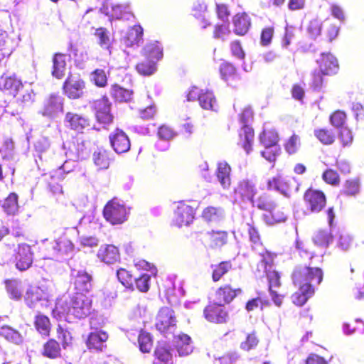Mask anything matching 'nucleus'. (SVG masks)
Returning a JSON list of instances; mask_svg holds the SVG:
<instances>
[{
  "label": "nucleus",
  "mask_w": 364,
  "mask_h": 364,
  "mask_svg": "<svg viewBox=\"0 0 364 364\" xmlns=\"http://www.w3.org/2000/svg\"><path fill=\"white\" fill-rule=\"evenodd\" d=\"M228 231L222 230H211L205 234V242L211 249L220 248L228 242Z\"/></svg>",
  "instance_id": "412c9836"
},
{
  "label": "nucleus",
  "mask_w": 364,
  "mask_h": 364,
  "mask_svg": "<svg viewBox=\"0 0 364 364\" xmlns=\"http://www.w3.org/2000/svg\"><path fill=\"white\" fill-rule=\"evenodd\" d=\"M65 127L76 133L83 134L85 130L91 126V119L87 116L73 112H68L65 114Z\"/></svg>",
  "instance_id": "9b49d317"
},
{
  "label": "nucleus",
  "mask_w": 364,
  "mask_h": 364,
  "mask_svg": "<svg viewBox=\"0 0 364 364\" xmlns=\"http://www.w3.org/2000/svg\"><path fill=\"white\" fill-rule=\"evenodd\" d=\"M111 146L117 154L127 152L131 147L128 135L122 129L117 128L109 136Z\"/></svg>",
  "instance_id": "f3484780"
},
{
  "label": "nucleus",
  "mask_w": 364,
  "mask_h": 364,
  "mask_svg": "<svg viewBox=\"0 0 364 364\" xmlns=\"http://www.w3.org/2000/svg\"><path fill=\"white\" fill-rule=\"evenodd\" d=\"M319 70L323 75H331L336 74L339 65L336 58L330 52L322 53L316 60Z\"/></svg>",
  "instance_id": "a211bd4d"
},
{
  "label": "nucleus",
  "mask_w": 364,
  "mask_h": 364,
  "mask_svg": "<svg viewBox=\"0 0 364 364\" xmlns=\"http://www.w3.org/2000/svg\"><path fill=\"white\" fill-rule=\"evenodd\" d=\"M247 232L248 240L250 242L251 248L253 250H257L263 247L262 237L259 232V228L254 223H247Z\"/></svg>",
  "instance_id": "c9c22d12"
},
{
  "label": "nucleus",
  "mask_w": 364,
  "mask_h": 364,
  "mask_svg": "<svg viewBox=\"0 0 364 364\" xmlns=\"http://www.w3.org/2000/svg\"><path fill=\"white\" fill-rule=\"evenodd\" d=\"M269 189H275L281 192L283 195H288V189L286 188V183L282 180L281 177L277 176L269 179L267 183Z\"/></svg>",
  "instance_id": "69168bd1"
},
{
  "label": "nucleus",
  "mask_w": 364,
  "mask_h": 364,
  "mask_svg": "<svg viewBox=\"0 0 364 364\" xmlns=\"http://www.w3.org/2000/svg\"><path fill=\"white\" fill-rule=\"evenodd\" d=\"M62 348L59 341L50 338L43 344L41 354L50 360H56L62 357Z\"/></svg>",
  "instance_id": "5701e85b"
},
{
  "label": "nucleus",
  "mask_w": 364,
  "mask_h": 364,
  "mask_svg": "<svg viewBox=\"0 0 364 364\" xmlns=\"http://www.w3.org/2000/svg\"><path fill=\"white\" fill-rule=\"evenodd\" d=\"M75 293L86 294L92 288V276L85 271H78L73 279Z\"/></svg>",
  "instance_id": "aec40b11"
},
{
  "label": "nucleus",
  "mask_w": 364,
  "mask_h": 364,
  "mask_svg": "<svg viewBox=\"0 0 364 364\" xmlns=\"http://www.w3.org/2000/svg\"><path fill=\"white\" fill-rule=\"evenodd\" d=\"M23 88L22 80L13 73H3L0 76V91L4 95L16 97Z\"/></svg>",
  "instance_id": "f8f14e48"
},
{
  "label": "nucleus",
  "mask_w": 364,
  "mask_h": 364,
  "mask_svg": "<svg viewBox=\"0 0 364 364\" xmlns=\"http://www.w3.org/2000/svg\"><path fill=\"white\" fill-rule=\"evenodd\" d=\"M117 277L119 282L127 289L134 290V285L132 275L131 273L124 268H121L117 272Z\"/></svg>",
  "instance_id": "13d9d810"
},
{
  "label": "nucleus",
  "mask_w": 364,
  "mask_h": 364,
  "mask_svg": "<svg viewBox=\"0 0 364 364\" xmlns=\"http://www.w3.org/2000/svg\"><path fill=\"white\" fill-rule=\"evenodd\" d=\"M6 292L9 297L14 300H18L23 295V287L19 280L16 279H7L4 282Z\"/></svg>",
  "instance_id": "58836bf2"
},
{
  "label": "nucleus",
  "mask_w": 364,
  "mask_h": 364,
  "mask_svg": "<svg viewBox=\"0 0 364 364\" xmlns=\"http://www.w3.org/2000/svg\"><path fill=\"white\" fill-rule=\"evenodd\" d=\"M136 70L141 75H151L156 70V62L146 58L136 65Z\"/></svg>",
  "instance_id": "bf43d9fd"
},
{
  "label": "nucleus",
  "mask_w": 364,
  "mask_h": 364,
  "mask_svg": "<svg viewBox=\"0 0 364 364\" xmlns=\"http://www.w3.org/2000/svg\"><path fill=\"white\" fill-rule=\"evenodd\" d=\"M94 36L97 39V43L102 48L110 49L112 41L108 29L105 27L97 28L95 30Z\"/></svg>",
  "instance_id": "37998d69"
},
{
  "label": "nucleus",
  "mask_w": 364,
  "mask_h": 364,
  "mask_svg": "<svg viewBox=\"0 0 364 364\" xmlns=\"http://www.w3.org/2000/svg\"><path fill=\"white\" fill-rule=\"evenodd\" d=\"M85 82L80 76L69 74L63 85V94L69 99L76 100L84 95Z\"/></svg>",
  "instance_id": "9d476101"
},
{
  "label": "nucleus",
  "mask_w": 364,
  "mask_h": 364,
  "mask_svg": "<svg viewBox=\"0 0 364 364\" xmlns=\"http://www.w3.org/2000/svg\"><path fill=\"white\" fill-rule=\"evenodd\" d=\"M231 168L226 162H220L218 164L216 176L223 188H229L231 185L230 178Z\"/></svg>",
  "instance_id": "e433bc0d"
},
{
  "label": "nucleus",
  "mask_w": 364,
  "mask_h": 364,
  "mask_svg": "<svg viewBox=\"0 0 364 364\" xmlns=\"http://www.w3.org/2000/svg\"><path fill=\"white\" fill-rule=\"evenodd\" d=\"M93 161L100 170L107 169L113 161L112 154L105 149H98L93 153Z\"/></svg>",
  "instance_id": "473e14b6"
},
{
  "label": "nucleus",
  "mask_w": 364,
  "mask_h": 364,
  "mask_svg": "<svg viewBox=\"0 0 364 364\" xmlns=\"http://www.w3.org/2000/svg\"><path fill=\"white\" fill-rule=\"evenodd\" d=\"M154 364H172V354L168 346L164 344L156 346L154 353Z\"/></svg>",
  "instance_id": "2f4dec72"
},
{
  "label": "nucleus",
  "mask_w": 364,
  "mask_h": 364,
  "mask_svg": "<svg viewBox=\"0 0 364 364\" xmlns=\"http://www.w3.org/2000/svg\"><path fill=\"white\" fill-rule=\"evenodd\" d=\"M53 66L51 74L57 79H61L65 75L66 68V54L55 53L52 58Z\"/></svg>",
  "instance_id": "cd10ccee"
},
{
  "label": "nucleus",
  "mask_w": 364,
  "mask_h": 364,
  "mask_svg": "<svg viewBox=\"0 0 364 364\" xmlns=\"http://www.w3.org/2000/svg\"><path fill=\"white\" fill-rule=\"evenodd\" d=\"M242 293V288L233 287L231 284H224L217 289L215 295L218 302L221 304H229Z\"/></svg>",
  "instance_id": "2eb2a0df"
},
{
  "label": "nucleus",
  "mask_w": 364,
  "mask_h": 364,
  "mask_svg": "<svg viewBox=\"0 0 364 364\" xmlns=\"http://www.w3.org/2000/svg\"><path fill=\"white\" fill-rule=\"evenodd\" d=\"M265 274L268 282V290L279 288L282 286L281 276L277 270L266 269Z\"/></svg>",
  "instance_id": "680f3d73"
},
{
  "label": "nucleus",
  "mask_w": 364,
  "mask_h": 364,
  "mask_svg": "<svg viewBox=\"0 0 364 364\" xmlns=\"http://www.w3.org/2000/svg\"><path fill=\"white\" fill-rule=\"evenodd\" d=\"M324 75L318 70H314L311 72L309 86L313 91L318 92L322 90L324 83Z\"/></svg>",
  "instance_id": "052dcab7"
},
{
  "label": "nucleus",
  "mask_w": 364,
  "mask_h": 364,
  "mask_svg": "<svg viewBox=\"0 0 364 364\" xmlns=\"http://www.w3.org/2000/svg\"><path fill=\"white\" fill-rule=\"evenodd\" d=\"M102 213L106 221L113 225L122 224L127 220V208L116 198H112L105 204Z\"/></svg>",
  "instance_id": "20e7f679"
},
{
  "label": "nucleus",
  "mask_w": 364,
  "mask_h": 364,
  "mask_svg": "<svg viewBox=\"0 0 364 364\" xmlns=\"http://www.w3.org/2000/svg\"><path fill=\"white\" fill-rule=\"evenodd\" d=\"M233 31L239 36H245L251 27V18L245 12L237 13L232 17Z\"/></svg>",
  "instance_id": "b1692460"
},
{
  "label": "nucleus",
  "mask_w": 364,
  "mask_h": 364,
  "mask_svg": "<svg viewBox=\"0 0 364 364\" xmlns=\"http://www.w3.org/2000/svg\"><path fill=\"white\" fill-rule=\"evenodd\" d=\"M108 338V334L104 331L91 332L87 336L86 346L90 350L102 351L107 348L106 342Z\"/></svg>",
  "instance_id": "6ab92c4d"
},
{
  "label": "nucleus",
  "mask_w": 364,
  "mask_h": 364,
  "mask_svg": "<svg viewBox=\"0 0 364 364\" xmlns=\"http://www.w3.org/2000/svg\"><path fill=\"white\" fill-rule=\"evenodd\" d=\"M197 205L191 201L181 200L174 210L173 223L178 227L187 226L195 219Z\"/></svg>",
  "instance_id": "423d86ee"
},
{
  "label": "nucleus",
  "mask_w": 364,
  "mask_h": 364,
  "mask_svg": "<svg viewBox=\"0 0 364 364\" xmlns=\"http://www.w3.org/2000/svg\"><path fill=\"white\" fill-rule=\"evenodd\" d=\"M263 220L269 225L285 222L287 215L283 208H280L277 201L274 203V207L270 210H266L263 214Z\"/></svg>",
  "instance_id": "a878e982"
},
{
  "label": "nucleus",
  "mask_w": 364,
  "mask_h": 364,
  "mask_svg": "<svg viewBox=\"0 0 364 364\" xmlns=\"http://www.w3.org/2000/svg\"><path fill=\"white\" fill-rule=\"evenodd\" d=\"M187 100L188 101L198 100L200 107L207 110H214L217 107V101L213 92L208 90H200L196 86L189 90Z\"/></svg>",
  "instance_id": "1a4fd4ad"
},
{
  "label": "nucleus",
  "mask_w": 364,
  "mask_h": 364,
  "mask_svg": "<svg viewBox=\"0 0 364 364\" xmlns=\"http://www.w3.org/2000/svg\"><path fill=\"white\" fill-rule=\"evenodd\" d=\"M275 202L277 200L271 195L263 192L260 194L257 193L252 204L259 210L265 211L274 208Z\"/></svg>",
  "instance_id": "4c0bfd02"
},
{
  "label": "nucleus",
  "mask_w": 364,
  "mask_h": 364,
  "mask_svg": "<svg viewBox=\"0 0 364 364\" xmlns=\"http://www.w3.org/2000/svg\"><path fill=\"white\" fill-rule=\"evenodd\" d=\"M0 336L15 344H20L23 341V338L20 333L6 325L0 328Z\"/></svg>",
  "instance_id": "de8ad7c7"
},
{
  "label": "nucleus",
  "mask_w": 364,
  "mask_h": 364,
  "mask_svg": "<svg viewBox=\"0 0 364 364\" xmlns=\"http://www.w3.org/2000/svg\"><path fill=\"white\" fill-rule=\"evenodd\" d=\"M112 17L117 20H127L135 18L134 14L129 11L128 6L114 5L112 6Z\"/></svg>",
  "instance_id": "3c124183"
},
{
  "label": "nucleus",
  "mask_w": 364,
  "mask_h": 364,
  "mask_svg": "<svg viewBox=\"0 0 364 364\" xmlns=\"http://www.w3.org/2000/svg\"><path fill=\"white\" fill-rule=\"evenodd\" d=\"M177 319L174 311L168 306L161 307L158 311L155 327L164 335L173 333L176 329Z\"/></svg>",
  "instance_id": "7ed1b4c3"
},
{
  "label": "nucleus",
  "mask_w": 364,
  "mask_h": 364,
  "mask_svg": "<svg viewBox=\"0 0 364 364\" xmlns=\"http://www.w3.org/2000/svg\"><path fill=\"white\" fill-rule=\"evenodd\" d=\"M303 200L306 210L311 213H321L327 203L326 194L322 191L313 188H309L304 191Z\"/></svg>",
  "instance_id": "39448f33"
},
{
  "label": "nucleus",
  "mask_w": 364,
  "mask_h": 364,
  "mask_svg": "<svg viewBox=\"0 0 364 364\" xmlns=\"http://www.w3.org/2000/svg\"><path fill=\"white\" fill-rule=\"evenodd\" d=\"M232 269V264L230 260L221 261L218 264L211 265V279L213 282H219L224 275L228 274Z\"/></svg>",
  "instance_id": "f704fd0d"
},
{
  "label": "nucleus",
  "mask_w": 364,
  "mask_h": 364,
  "mask_svg": "<svg viewBox=\"0 0 364 364\" xmlns=\"http://www.w3.org/2000/svg\"><path fill=\"white\" fill-rule=\"evenodd\" d=\"M254 138V129L250 126H242L239 133L238 144L245 149L247 154H250L252 151Z\"/></svg>",
  "instance_id": "c85d7f7f"
},
{
  "label": "nucleus",
  "mask_w": 364,
  "mask_h": 364,
  "mask_svg": "<svg viewBox=\"0 0 364 364\" xmlns=\"http://www.w3.org/2000/svg\"><path fill=\"white\" fill-rule=\"evenodd\" d=\"M259 139L264 147H274L277 146V145L279 138L275 130L265 129L260 134Z\"/></svg>",
  "instance_id": "8fccbe9b"
},
{
  "label": "nucleus",
  "mask_w": 364,
  "mask_h": 364,
  "mask_svg": "<svg viewBox=\"0 0 364 364\" xmlns=\"http://www.w3.org/2000/svg\"><path fill=\"white\" fill-rule=\"evenodd\" d=\"M201 218L208 223H217L223 219V210L221 208L210 205L203 209Z\"/></svg>",
  "instance_id": "ea45409f"
},
{
  "label": "nucleus",
  "mask_w": 364,
  "mask_h": 364,
  "mask_svg": "<svg viewBox=\"0 0 364 364\" xmlns=\"http://www.w3.org/2000/svg\"><path fill=\"white\" fill-rule=\"evenodd\" d=\"M144 29L140 24L130 27L122 38L127 47H139L143 42Z\"/></svg>",
  "instance_id": "4be33fe9"
},
{
  "label": "nucleus",
  "mask_w": 364,
  "mask_h": 364,
  "mask_svg": "<svg viewBox=\"0 0 364 364\" xmlns=\"http://www.w3.org/2000/svg\"><path fill=\"white\" fill-rule=\"evenodd\" d=\"M97 257L107 264H114L120 259L118 248L113 245H105L97 252Z\"/></svg>",
  "instance_id": "393cba45"
},
{
  "label": "nucleus",
  "mask_w": 364,
  "mask_h": 364,
  "mask_svg": "<svg viewBox=\"0 0 364 364\" xmlns=\"http://www.w3.org/2000/svg\"><path fill=\"white\" fill-rule=\"evenodd\" d=\"M142 53L146 58L152 61H158L163 56V51L158 42L149 43L142 49Z\"/></svg>",
  "instance_id": "a19ab883"
},
{
  "label": "nucleus",
  "mask_w": 364,
  "mask_h": 364,
  "mask_svg": "<svg viewBox=\"0 0 364 364\" xmlns=\"http://www.w3.org/2000/svg\"><path fill=\"white\" fill-rule=\"evenodd\" d=\"M18 198V195L15 193H9L5 198L2 208L7 215H14L18 213L19 208Z\"/></svg>",
  "instance_id": "c03bdc74"
},
{
  "label": "nucleus",
  "mask_w": 364,
  "mask_h": 364,
  "mask_svg": "<svg viewBox=\"0 0 364 364\" xmlns=\"http://www.w3.org/2000/svg\"><path fill=\"white\" fill-rule=\"evenodd\" d=\"M174 348L180 356H187L193 351L191 337L186 333H180L174 337Z\"/></svg>",
  "instance_id": "bb28decb"
},
{
  "label": "nucleus",
  "mask_w": 364,
  "mask_h": 364,
  "mask_svg": "<svg viewBox=\"0 0 364 364\" xmlns=\"http://www.w3.org/2000/svg\"><path fill=\"white\" fill-rule=\"evenodd\" d=\"M234 191L242 201H249L251 203L258 193L256 184L247 178L240 181Z\"/></svg>",
  "instance_id": "dca6fc26"
},
{
  "label": "nucleus",
  "mask_w": 364,
  "mask_h": 364,
  "mask_svg": "<svg viewBox=\"0 0 364 364\" xmlns=\"http://www.w3.org/2000/svg\"><path fill=\"white\" fill-rule=\"evenodd\" d=\"M323 181L332 186H337L340 184L341 178L337 171L332 168H327L322 173Z\"/></svg>",
  "instance_id": "e2e57ef3"
},
{
  "label": "nucleus",
  "mask_w": 364,
  "mask_h": 364,
  "mask_svg": "<svg viewBox=\"0 0 364 364\" xmlns=\"http://www.w3.org/2000/svg\"><path fill=\"white\" fill-rule=\"evenodd\" d=\"M230 33L231 31L228 22L216 23L213 27V37L215 39L225 41Z\"/></svg>",
  "instance_id": "5fc2aeb1"
},
{
  "label": "nucleus",
  "mask_w": 364,
  "mask_h": 364,
  "mask_svg": "<svg viewBox=\"0 0 364 364\" xmlns=\"http://www.w3.org/2000/svg\"><path fill=\"white\" fill-rule=\"evenodd\" d=\"M43 296V290L38 287H31L26 292L25 301L28 306H33L41 301Z\"/></svg>",
  "instance_id": "864d4df0"
},
{
  "label": "nucleus",
  "mask_w": 364,
  "mask_h": 364,
  "mask_svg": "<svg viewBox=\"0 0 364 364\" xmlns=\"http://www.w3.org/2000/svg\"><path fill=\"white\" fill-rule=\"evenodd\" d=\"M259 343V338L255 332L248 333L244 341L241 342L240 347L245 351H250L257 347Z\"/></svg>",
  "instance_id": "338daca9"
},
{
  "label": "nucleus",
  "mask_w": 364,
  "mask_h": 364,
  "mask_svg": "<svg viewBox=\"0 0 364 364\" xmlns=\"http://www.w3.org/2000/svg\"><path fill=\"white\" fill-rule=\"evenodd\" d=\"M36 330L42 336L49 337L52 331L50 318L42 314H37L33 321Z\"/></svg>",
  "instance_id": "72a5a7b5"
},
{
  "label": "nucleus",
  "mask_w": 364,
  "mask_h": 364,
  "mask_svg": "<svg viewBox=\"0 0 364 364\" xmlns=\"http://www.w3.org/2000/svg\"><path fill=\"white\" fill-rule=\"evenodd\" d=\"M92 82L98 87H105L107 85V76L103 69H95L92 72Z\"/></svg>",
  "instance_id": "0e129e2a"
},
{
  "label": "nucleus",
  "mask_w": 364,
  "mask_h": 364,
  "mask_svg": "<svg viewBox=\"0 0 364 364\" xmlns=\"http://www.w3.org/2000/svg\"><path fill=\"white\" fill-rule=\"evenodd\" d=\"M71 315L81 319L91 313L92 300L86 294H73L70 297Z\"/></svg>",
  "instance_id": "6e6552de"
},
{
  "label": "nucleus",
  "mask_w": 364,
  "mask_h": 364,
  "mask_svg": "<svg viewBox=\"0 0 364 364\" xmlns=\"http://www.w3.org/2000/svg\"><path fill=\"white\" fill-rule=\"evenodd\" d=\"M360 192V182L357 178L346 180L341 193L348 196H354Z\"/></svg>",
  "instance_id": "6e6d98bb"
},
{
  "label": "nucleus",
  "mask_w": 364,
  "mask_h": 364,
  "mask_svg": "<svg viewBox=\"0 0 364 364\" xmlns=\"http://www.w3.org/2000/svg\"><path fill=\"white\" fill-rule=\"evenodd\" d=\"M261 294V293H259L257 297L252 298L247 300V301L245 304V309L247 310V311H253L257 309L258 308L260 310H263L264 308L270 306L269 301L265 297L262 296Z\"/></svg>",
  "instance_id": "a18cd8bd"
},
{
  "label": "nucleus",
  "mask_w": 364,
  "mask_h": 364,
  "mask_svg": "<svg viewBox=\"0 0 364 364\" xmlns=\"http://www.w3.org/2000/svg\"><path fill=\"white\" fill-rule=\"evenodd\" d=\"M224 305L217 301V303L206 306L203 310L205 319L215 323H226L229 318V315Z\"/></svg>",
  "instance_id": "4468645a"
},
{
  "label": "nucleus",
  "mask_w": 364,
  "mask_h": 364,
  "mask_svg": "<svg viewBox=\"0 0 364 364\" xmlns=\"http://www.w3.org/2000/svg\"><path fill=\"white\" fill-rule=\"evenodd\" d=\"M139 349L142 353H149L153 346V340L151 334L146 331H140L138 336Z\"/></svg>",
  "instance_id": "4d7b16f0"
},
{
  "label": "nucleus",
  "mask_w": 364,
  "mask_h": 364,
  "mask_svg": "<svg viewBox=\"0 0 364 364\" xmlns=\"http://www.w3.org/2000/svg\"><path fill=\"white\" fill-rule=\"evenodd\" d=\"M220 73L223 79L231 86H235V83L241 80L237 73L235 67L230 63H222L220 67Z\"/></svg>",
  "instance_id": "7c9ffc66"
},
{
  "label": "nucleus",
  "mask_w": 364,
  "mask_h": 364,
  "mask_svg": "<svg viewBox=\"0 0 364 364\" xmlns=\"http://www.w3.org/2000/svg\"><path fill=\"white\" fill-rule=\"evenodd\" d=\"M52 315L57 319L71 315L70 300L68 302L63 300L57 301L52 311Z\"/></svg>",
  "instance_id": "49530a36"
},
{
  "label": "nucleus",
  "mask_w": 364,
  "mask_h": 364,
  "mask_svg": "<svg viewBox=\"0 0 364 364\" xmlns=\"http://www.w3.org/2000/svg\"><path fill=\"white\" fill-rule=\"evenodd\" d=\"M92 107L98 123L104 126L112 124L114 115L111 112L112 102L107 95L95 100Z\"/></svg>",
  "instance_id": "0eeeda50"
},
{
  "label": "nucleus",
  "mask_w": 364,
  "mask_h": 364,
  "mask_svg": "<svg viewBox=\"0 0 364 364\" xmlns=\"http://www.w3.org/2000/svg\"><path fill=\"white\" fill-rule=\"evenodd\" d=\"M315 137L323 145H331L336 140V134L331 129L321 127L314 129Z\"/></svg>",
  "instance_id": "79ce46f5"
},
{
  "label": "nucleus",
  "mask_w": 364,
  "mask_h": 364,
  "mask_svg": "<svg viewBox=\"0 0 364 364\" xmlns=\"http://www.w3.org/2000/svg\"><path fill=\"white\" fill-rule=\"evenodd\" d=\"M293 284L298 290L292 294L293 304L298 306H304L315 294L314 283L318 285L323 280V272L318 267L299 266L294 269L291 273Z\"/></svg>",
  "instance_id": "f257e3e1"
},
{
  "label": "nucleus",
  "mask_w": 364,
  "mask_h": 364,
  "mask_svg": "<svg viewBox=\"0 0 364 364\" xmlns=\"http://www.w3.org/2000/svg\"><path fill=\"white\" fill-rule=\"evenodd\" d=\"M40 250L44 259H53L58 255H64L72 252L74 245L65 235H63L55 240H44Z\"/></svg>",
  "instance_id": "f03ea898"
},
{
  "label": "nucleus",
  "mask_w": 364,
  "mask_h": 364,
  "mask_svg": "<svg viewBox=\"0 0 364 364\" xmlns=\"http://www.w3.org/2000/svg\"><path fill=\"white\" fill-rule=\"evenodd\" d=\"M56 334L57 338L60 341V346L63 349H67L72 346L73 337L68 328L63 327L61 325H58Z\"/></svg>",
  "instance_id": "09e8293b"
},
{
  "label": "nucleus",
  "mask_w": 364,
  "mask_h": 364,
  "mask_svg": "<svg viewBox=\"0 0 364 364\" xmlns=\"http://www.w3.org/2000/svg\"><path fill=\"white\" fill-rule=\"evenodd\" d=\"M15 266L20 271H25L29 269L33 261V252L31 247L26 243L19 244L16 250Z\"/></svg>",
  "instance_id": "ddd939ff"
},
{
  "label": "nucleus",
  "mask_w": 364,
  "mask_h": 364,
  "mask_svg": "<svg viewBox=\"0 0 364 364\" xmlns=\"http://www.w3.org/2000/svg\"><path fill=\"white\" fill-rule=\"evenodd\" d=\"M300 146V136L295 133L292 134L284 143V149L287 154L290 156L297 154Z\"/></svg>",
  "instance_id": "603ef678"
},
{
  "label": "nucleus",
  "mask_w": 364,
  "mask_h": 364,
  "mask_svg": "<svg viewBox=\"0 0 364 364\" xmlns=\"http://www.w3.org/2000/svg\"><path fill=\"white\" fill-rule=\"evenodd\" d=\"M135 287L140 292L146 293L150 288V276L147 274H142L134 279Z\"/></svg>",
  "instance_id": "774afa93"
},
{
  "label": "nucleus",
  "mask_w": 364,
  "mask_h": 364,
  "mask_svg": "<svg viewBox=\"0 0 364 364\" xmlns=\"http://www.w3.org/2000/svg\"><path fill=\"white\" fill-rule=\"evenodd\" d=\"M110 95L117 102H128L133 98V90L121 87L118 84H112L110 87Z\"/></svg>",
  "instance_id": "c756f323"
}]
</instances>
